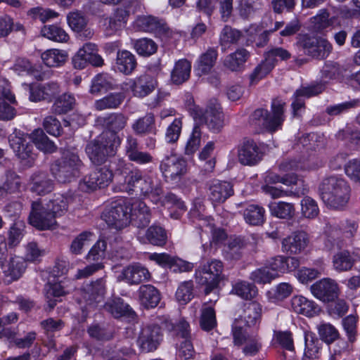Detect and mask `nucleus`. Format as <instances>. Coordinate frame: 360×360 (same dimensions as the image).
Returning <instances> with one entry per match:
<instances>
[{
  "label": "nucleus",
  "mask_w": 360,
  "mask_h": 360,
  "mask_svg": "<svg viewBox=\"0 0 360 360\" xmlns=\"http://www.w3.org/2000/svg\"><path fill=\"white\" fill-rule=\"evenodd\" d=\"M121 192L131 193L139 192L140 195L158 203L162 198L163 188L160 180L154 175L143 174L139 169L131 171L124 184L117 186Z\"/></svg>",
  "instance_id": "obj_1"
},
{
  "label": "nucleus",
  "mask_w": 360,
  "mask_h": 360,
  "mask_svg": "<svg viewBox=\"0 0 360 360\" xmlns=\"http://www.w3.org/2000/svg\"><path fill=\"white\" fill-rule=\"evenodd\" d=\"M319 191L323 202L333 209L342 208L349 199V185L343 179L337 176L324 179L319 186Z\"/></svg>",
  "instance_id": "obj_2"
},
{
  "label": "nucleus",
  "mask_w": 360,
  "mask_h": 360,
  "mask_svg": "<svg viewBox=\"0 0 360 360\" xmlns=\"http://www.w3.org/2000/svg\"><path fill=\"white\" fill-rule=\"evenodd\" d=\"M83 162L75 149H65L60 159L51 166V172L60 183L71 182L80 174Z\"/></svg>",
  "instance_id": "obj_3"
},
{
  "label": "nucleus",
  "mask_w": 360,
  "mask_h": 360,
  "mask_svg": "<svg viewBox=\"0 0 360 360\" xmlns=\"http://www.w3.org/2000/svg\"><path fill=\"white\" fill-rule=\"evenodd\" d=\"M285 106L286 103L281 98L273 99L271 113L263 108L255 110L251 116L252 124L269 131H276L281 128L285 119Z\"/></svg>",
  "instance_id": "obj_4"
},
{
  "label": "nucleus",
  "mask_w": 360,
  "mask_h": 360,
  "mask_svg": "<svg viewBox=\"0 0 360 360\" xmlns=\"http://www.w3.org/2000/svg\"><path fill=\"white\" fill-rule=\"evenodd\" d=\"M223 271L222 262L216 259L207 261L195 270L196 281L198 284L205 286V295H209L216 290L219 283L225 279Z\"/></svg>",
  "instance_id": "obj_5"
},
{
  "label": "nucleus",
  "mask_w": 360,
  "mask_h": 360,
  "mask_svg": "<svg viewBox=\"0 0 360 360\" xmlns=\"http://www.w3.org/2000/svg\"><path fill=\"white\" fill-rule=\"evenodd\" d=\"M113 137L112 140H109L105 134H103L86 145V153L91 162L101 165L105 162L109 157L115 155L117 148L121 144V139L120 136Z\"/></svg>",
  "instance_id": "obj_6"
},
{
  "label": "nucleus",
  "mask_w": 360,
  "mask_h": 360,
  "mask_svg": "<svg viewBox=\"0 0 360 360\" xmlns=\"http://www.w3.org/2000/svg\"><path fill=\"white\" fill-rule=\"evenodd\" d=\"M130 202L124 198H119L110 203L102 214L103 219L109 228L116 231L126 228L130 223Z\"/></svg>",
  "instance_id": "obj_7"
},
{
  "label": "nucleus",
  "mask_w": 360,
  "mask_h": 360,
  "mask_svg": "<svg viewBox=\"0 0 360 360\" xmlns=\"http://www.w3.org/2000/svg\"><path fill=\"white\" fill-rule=\"evenodd\" d=\"M290 53L282 48L274 47L265 53L264 60L254 70L250 75L251 83H256L264 77L275 67L278 60H287L290 58Z\"/></svg>",
  "instance_id": "obj_8"
},
{
  "label": "nucleus",
  "mask_w": 360,
  "mask_h": 360,
  "mask_svg": "<svg viewBox=\"0 0 360 360\" xmlns=\"http://www.w3.org/2000/svg\"><path fill=\"white\" fill-rule=\"evenodd\" d=\"M28 219L30 224L39 230L54 229L58 226L56 218L53 214L39 200L32 202Z\"/></svg>",
  "instance_id": "obj_9"
},
{
  "label": "nucleus",
  "mask_w": 360,
  "mask_h": 360,
  "mask_svg": "<svg viewBox=\"0 0 360 360\" xmlns=\"http://www.w3.org/2000/svg\"><path fill=\"white\" fill-rule=\"evenodd\" d=\"M160 316L157 318L155 323L143 326L139 334L137 344L143 352H152L155 351L162 340V334Z\"/></svg>",
  "instance_id": "obj_10"
},
{
  "label": "nucleus",
  "mask_w": 360,
  "mask_h": 360,
  "mask_svg": "<svg viewBox=\"0 0 360 360\" xmlns=\"http://www.w3.org/2000/svg\"><path fill=\"white\" fill-rule=\"evenodd\" d=\"M159 168L166 181L176 182L186 173L187 164L182 158L172 154L162 159Z\"/></svg>",
  "instance_id": "obj_11"
},
{
  "label": "nucleus",
  "mask_w": 360,
  "mask_h": 360,
  "mask_svg": "<svg viewBox=\"0 0 360 360\" xmlns=\"http://www.w3.org/2000/svg\"><path fill=\"white\" fill-rule=\"evenodd\" d=\"M112 172L103 167L85 176L79 184V188L84 192H91L108 186L112 181Z\"/></svg>",
  "instance_id": "obj_12"
},
{
  "label": "nucleus",
  "mask_w": 360,
  "mask_h": 360,
  "mask_svg": "<svg viewBox=\"0 0 360 360\" xmlns=\"http://www.w3.org/2000/svg\"><path fill=\"white\" fill-rule=\"evenodd\" d=\"M27 136L24 132L15 129L10 134L8 141L16 156L21 160L27 161L25 165L31 166L35 160V154L32 152V145L27 141Z\"/></svg>",
  "instance_id": "obj_13"
},
{
  "label": "nucleus",
  "mask_w": 360,
  "mask_h": 360,
  "mask_svg": "<svg viewBox=\"0 0 360 360\" xmlns=\"http://www.w3.org/2000/svg\"><path fill=\"white\" fill-rule=\"evenodd\" d=\"M105 294V281L99 278L83 286L80 290L79 302L87 306L96 307L103 301Z\"/></svg>",
  "instance_id": "obj_14"
},
{
  "label": "nucleus",
  "mask_w": 360,
  "mask_h": 360,
  "mask_svg": "<svg viewBox=\"0 0 360 360\" xmlns=\"http://www.w3.org/2000/svg\"><path fill=\"white\" fill-rule=\"evenodd\" d=\"M298 45L305 54L316 58L326 57L332 50L330 42L323 38L303 36L300 39Z\"/></svg>",
  "instance_id": "obj_15"
},
{
  "label": "nucleus",
  "mask_w": 360,
  "mask_h": 360,
  "mask_svg": "<svg viewBox=\"0 0 360 360\" xmlns=\"http://www.w3.org/2000/svg\"><path fill=\"white\" fill-rule=\"evenodd\" d=\"M128 117L122 112H111L96 119V123L110 133L109 136L105 134L108 139L112 140L119 136L118 133L123 130L127 124Z\"/></svg>",
  "instance_id": "obj_16"
},
{
  "label": "nucleus",
  "mask_w": 360,
  "mask_h": 360,
  "mask_svg": "<svg viewBox=\"0 0 360 360\" xmlns=\"http://www.w3.org/2000/svg\"><path fill=\"white\" fill-rule=\"evenodd\" d=\"M312 295L323 302H330L338 297L339 288L335 281L331 278H323L316 281L310 287Z\"/></svg>",
  "instance_id": "obj_17"
},
{
  "label": "nucleus",
  "mask_w": 360,
  "mask_h": 360,
  "mask_svg": "<svg viewBox=\"0 0 360 360\" xmlns=\"http://www.w3.org/2000/svg\"><path fill=\"white\" fill-rule=\"evenodd\" d=\"M324 84L318 83L307 86H301L293 94V101L291 104L292 115L297 117L304 109V98H309L321 94L324 90Z\"/></svg>",
  "instance_id": "obj_18"
},
{
  "label": "nucleus",
  "mask_w": 360,
  "mask_h": 360,
  "mask_svg": "<svg viewBox=\"0 0 360 360\" xmlns=\"http://www.w3.org/2000/svg\"><path fill=\"white\" fill-rule=\"evenodd\" d=\"M309 242L308 234L304 231H295L281 241V250L288 255L302 252Z\"/></svg>",
  "instance_id": "obj_19"
},
{
  "label": "nucleus",
  "mask_w": 360,
  "mask_h": 360,
  "mask_svg": "<svg viewBox=\"0 0 360 360\" xmlns=\"http://www.w3.org/2000/svg\"><path fill=\"white\" fill-rule=\"evenodd\" d=\"M124 152L129 160L138 165H147L153 161L150 153L139 149L138 140L132 135H128L126 138Z\"/></svg>",
  "instance_id": "obj_20"
},
{
  "label": "nucleus",
  "mask_w": 360,
  "mask_h": 360,
  "mask_svg": "<svg viewBox=\"0 0 360 360\" xmlns=\"http://www.w3.org/2000/svg\"><path fill=\"white\" fill-rule=\"evenodd\" d=\"M262 153L253 140H244L238 147V158L242 165H255L262 160Z\"/></svg>",
  "instance_id": "obj_21"
},
{
  "label": "nucleus",
  "mask_w": 360,
  "mask_h": 360,
  "mask_svg": "<svg viewBox=\"0 0 360 360\" xmlns=\"http://www.w3.org/2000/svg\"><path fill=\"white\" fill-rule=\"evenodd\" d=\"M136 27L141 31L152 32L162 37L167 36L169 29L162 19L152 15H143L137 18Z\"/></svg>",
  "instance_id": "obj_22"
},
{
  "label": "nucleus",
  "mask_w": 360,
  "mask_h": 360,
  "mask_svg": "<svg viewBox=\"0 0 360 360\" xmlns=\"http://www.w3.org/2000/svg\"><path fill=\"white\" fill-rule=\"evenodd\" d=\"M150 277L149 271L141 264L136 263L124 268L117 279L129 285H138L148 281Z\"/></svg>",
  "instance_id": "obj_23"
},
{
  "label": "nucleus",
  "mask_w": 360,
  "mask_h": 360,
  "mask_svg": "<svg viewBox=\"0 0 360 360\" xmlns=\"http://www.w3.org/2000/svg\"><path fill=\"white\" fill-rule=\"evenodd\" d=\"M103 309L115 319L127 317L134 319L136 316L134 309L120 297L109 298L103 304Z\"/></svg>",
  "instance_id": "obj_24"
},
{
  "label": "nucleus",
  "mask_w": 360,
  "mask_h": 360,
  "mask_svg": "<svg viewBox=\"0 0 360 360\" xmlns=\"http://www.w3.org/2000/svg\"><path fill=\"white\" fill-rule=\"evenodd\" d=\"M200 120L214 131H219L224 126V115L220 105L214 102L209 103L202 112Z\"/></svg>",
  "instance_id": "obj_25"
},
{
  "label": "nucleus",
  "mask_w": 360,
  "mask_h": 360,
  "mask_svg": "<svg viewBox=\"0 0 360 360\" xmlns=\"http://www.w3.org/2000/svg\"><path fill=\"white\" fill-rule=\"evenodd\" d=\"M129 84L134 96L143 98L155 89L158 82L152 75L144 74L131 79Z\"/></svg>",
  "instance_id": "obj_26"
},
{
  "label": "nucleus",
  "mask_w": 360,
  "mask_h": 360,
  "mask_svg": "<svg viewBox=\"0 0 360 360\" xmlns=\"http://www.w3.org/2000/svg\"><path fill=\"white\" fill-rule=\"evenodd\" d=\"M207 195L212 202H223L233 194L232 185L227 181L213 179L207 183Z\"/></svg>",
  "instance_id": "obj_27"
},
{
  "label": "nucleus",
  "mask_w": 360,
  "mask_h": 360,
  "mask_svg": "<svg viewBox=\"0 0 360 360\" xmlns=\"http://www.w3.org/2000/svg\"><path fill=\"white\" fill-rule=\"evenodd\" d=\"M59 92V85L56 82L32 84L30 86V99L35 102L42 100L51 101Z\"/></svg>",
  "instance_id": "obj_28"
},
{
  "label": "nucleus",
  "mask_w": 360,
  "mask_h": 360,
  "mask_svg": "<svg viewBox=\"0 0 360 360\" xmlns=\"http://www.w3.org/2000/svg\"><path fill=\"white\" fill-rule=\"evenodd\" d=\"M262 310V305L257 302L245 303L243 304L238 317L234 321H238L244 326H253L259 320Z\"/></svg>",
  "instance_id": "obj_29"
},
{
  "label": "nucleus",
  "mask_w": 360,
  "mask_h": 360,
  "mask_svg": "<svg viewBox=\"0 0 360 360\" xmlns=\"http://www.w3.org/2000/svg\"><path fill=\"white\" fill-rule=\"evenodd\" d=\"M130 221L138 228L146 227L150 221V212L146 204L141 200L130 202Z\"/></svg>",
  "instance_id": "obj_30"
},
{
  "label": "nucleus",
  "mask_w": 360,
  "mask_h": 360,
  "mask_svg": "<svg viewBox=\"0 0 360 360\" xmlns=\"http://www.w3.org/2000/svg\"><path fill=\"white\" fill-rule=\"evenodd\" d=\"M137 293L140 304L147 309L156 307L161 300L159 290L150 284L141 285Z\"/></svg>",
  "instance_id": "obj_31"
},
{
  "label": "nucleus",
  "mask_w": 360,
  "mask_h": 360,
  "mask_svg": "<svg viewBox=\"0 0 360 360\" xmlns=\"http://www.w3.org/2000/svg\"><path fill=\"white\" fill-rule=\"evenodd\" d=\"M360 260V255L344 250L338 252L333 257V266L339 272L347 271Z\"/></svg>",
  "instance_id": "obj_32"
},
{
  "label": "nucleus",
  "mask_w": 360,
  "mask_h": 360,
  "mask_svg": "<svg viewBox=\"0 0 360 360\" xmlns=\"http://www.w3.org/2000/svg\"><path fill=\"white\" fill-rule=\"evenodd\" d=\"M292 309L297 314H300L308 317H312L318 314L320 309L312 300L302 295L293 296L291 299Z\"/></svg>",
  "instance_id": "obj_33"
},
{
  "label": "nucleus",
  "mask_w": 360,
  "mask_h": 360,
  "mask_svg": "<svg viewBox=\"0 0 360 360\" xmlns=\"http://www.w3.org/2000/svg\"><path fill=\"white\" fill-rule=\"evenodd\" d=\"M65 282L48 283L44 288L45 297L48 305L51 309H53L57 303V298L69 293L70 289H68Z\"/></svg>",
  "instance_id": "obj_34"
},
{
  "label": "nucleus",
  "mask_w": 360,
  "mask_h": 360,
  "mask_svg": "<svg viewBox=\"0 0 360 360\" xmlns=\"http://www.w3.org/2000/svg\"><path fill=\"white\" fill-rule=\"evenodd\" d=\"M160 322L161 327L167 330H175L176 335L183 340L191 338V331L189 323L184 319H181L176 324L172 323L167 316H160Z\"/></svg>",
  "instance_id": "obj_35"
},
{
  "label": "nucleus",
  "mask_w": 360,
  "mask_h": 360,
  "mask_svg": "<svg viewBox=\"0 0 360 360\" xmlns=\"http://www.w3.org/2000/svg\"><path fill=\"white\" fill-rule=\"evenodd\" d=\"M137 63L136 57L130 51L123 50L117 53L115 67L124 75H130L135 70Z\"/></svg>",
  "instance_id": "obj_36"
},
{
  "label": "nucleus",
  "mask_w": 360,
  "mask_h": 360,
  "mask_svg": "<svg viewBox=\"0 0 360 360\" xmlns=\"http://www.w3.org/2000/svg\"><path fill=\"white\" fill-rule=\"evenodd\" d=\"M128 15L126 10L118 8L110 17L105 18L104 25L108 34H112L122 29L127 23Z\"/></svg>",
  "instance_id": "obj_37"
},
{
  "label": "nucleus",
  "mask_w": 360,
  "mask_h": 360,
  "mask_svg": "<svg viewBox=\"0 0 360 360\" xmlns=\"http://www.w3.org/2000/svg\"><path fill=\"white\" fill-rule=\"evenodd\" d=\"M191 64L186 59H180L174 64L171 72V80L175 84H181L187 81L191 75Z\"/></svg>",
  "instance_id": "obj_38"
},
{
  "label": "nucleus",
  "mask_w": 360,
  "mask_h": 360,
  "mask_svg": "<svg viewBox=\"0 0 360 360\" xmlns=\"http://www.w3.org/2000/svg\"><path fill=\"white\" fill-rule=\"evenodd\" d=\"M71 202L72 198L70 196L55 194L46 205L55 217L58 218L65 214L68 210V205Z\"/></svg>",
  "instance_id": "obj_39"
},
{
  "label": "nucleus",
  "mask_w": 360,
  "mask_h": 360,
  "mask_svg": "<svg viewBox=\"0 0 360 360\" xmlns=\"http://www.w3.org/2000/svg\"><path fill=\"white\" fill-rule=\"evenodd\" d=\"M29 139L32 140L36 147L44 153H53L56 146L45 134L41 129H37L30 134Z\"/></svg>",
  "instance_id": "obj_40"
},
{
  "label": "nucleus",
  "mask_w": 360,
  "mask_h": 360,
  "mask_svg": "<svg viewBox=\"0 0 360 360\" xmlns=\"http://www.w3.org/2000/svg\"><path fill=\"white\" fill-rule=\"evenodd\" d=\"M44 64L48 67H60L68 59V53L65 51L51 49L42 53L41 56Z\"/></svg>",
  "instance_id": "obj_41"
},
{
  "label": "nucleus",
  "mask_w": 360,
  "mask_h": 360,
  "mask_svg": "<svg viewBox=\"0 0 360 360\" xmlns=\"http://www.w3.org/2000/svg\"><path fill=\"white\" fill-rule=\"evenodd\" d=\"M53 189V182L45 173L34 174L32 177L31 190L38 195H45Z\"/></svg>",
  "instance_id": "obj_42"
},
{
  "label": "nucleus",
  "mask_w": 360,
  "mask_h": 360,
  "mask_svg": "<svg viewBox=\"0 0 360 360\" xmlns=\"http://www.w3.org/2000/svg\"><path fill=\"white\" fill-rule=\"evenodd\" d=\"M243 217L250 225L259 226L264 221L265 210L258 205H248L243 210Z\"/></svg>",
  "instance_id": "obj_43"
},
{
  "label": "nucleus",
  "mask_w": 360,
  "mask_h": 360,
  "mask_svg": "<svg viewBox=\"0 0 360 360\" xmlns=\"http://www.w3.org/2000/svg\"><path fill=\"white\" fill-rule=\"evenodd\" d=\"M124 95L122 93H111L101 99L96 100L94 103V108L98 111L117 108L124 101Z\"/></svg>",
  "instance_id": "obj_44"
},
{
  "label": "nucleus",
  "mask_w": 360,
  "mask_h": 360,
  "mask_svg": "<svg viewBox=\"0 0 360 360\" xmlns=\"http://www.w3.org/2000/svg\"><path fill=\"white\" fill-rule=\"evenodd\" d=\"M231 292L243 300H252L258 292L257 287L245 281H238L233 285Z\"/></svg>",
  "instance_id": "obj_45"
},
{
  "label": "nucleus",
  "mask_w": 360,
  "mask_h": 360,
  "mask_svg": "<svg viewBox=\"0 0 360 360\" xmlns=\"http://www.w3.org/2000/svg\"><path fill=\"white\" fill-rule=\"evenodd\" d=\"M76 104V100L73 95L63 94L54 101L51 110L58 115L65 114L72 110Z\"/></svg>",
  "instance_id": "obj_46"
},
{
  "label": "nucleus",
  "mask_w": 360,
  "mask_h": 360,
  "mask_svg": "<svg viewBox=\"0 0 360 360\" xmlns=\"http://www.w3.org/2000/svg\"><path fill=\"white\" fill-rule=\"evenodd\" d=\"M131 128L136 134L141 136L153 132L155 130V118L148 113L134 121Z\"/></svg>",
  "instance_id": "obj_47"
},
{
  "label": "nucleus",
  "mask_w": 360,
  "mask_h": 360,
  "mask_svg": "<svg viewBox=\"0 0 360 360\" xmlns=\"http://www.w3.org/2000/svg\"><path fill=\"white\" fill-rule=\"evenodd\" d=\"M248 56L249 53L245 49H238L236 52L226 56L224 65L231 71H238L247 60Z\"/></svg>",
  "instance_id": "obj_48"
},
{
  "label": "nucleus",
  "mask_w": 360,
  "mask_h": 360,
  "mask_svg": "<svg viewBox=\"0 0 360 360\" xmlns=\"http://www.w3.org/2000/svg\"><path fill=\"white\" fill-rule=\"evenodd\" d=\"M217 56V51L215 49L210 48L207 49L205 53L200 56L198 60L197 70L200 74L208 73L214 66Z\"/></svg>",
  "instance_id": "obj_49"
},
{
  "label": "nucleus",
  "mask_w": 360,
  "mask_h": 360,
  "mask_svg": "<svg viewBox=\"0 0 360 360\" xmlns=\"http://www.w3.org/2000/svg\"><path fill=\"white\" fill-rule=\"evenodd\" d=\"M265 185H271L276 183H281L285 186L297 185L302 181L298 176L293 173H288L284 176H280L277 174L269 172L266 174L264 178Z\"/></svg>",
  "instance_id": "obj_50"
},
{
  "label": "nucleus",
  "mask_w": 360,
  "mask_h": 360,
  "mask_svg": "<svg viewBox=\"0 0 360 360\" xmlns=\"http://www.w3.org/2000/svg\"><path fill=\"white\" fill-rule=\"evenodd\" d=\"M270 212L280 219H290L293 217L295 208L292 204L285 202H274L269 205Z\"/></svg>",
  "instance_id": "obj_51"
},
{
  "label": "nucleus",
  "mask_w": 360,
  "mask_h": 360,
  "mask_svg": "<svg viewBox=\"0 0 360 360\" xmlns=\"http://www.w3.org/2000/svg\"><path fill=\"white\" fill-rule=\"evenodd\" d=\"M200 325L205 331H210L217 326L215 311L211 306H207V303L204 304L201 309Z\"/></svg>",
  "instance_id": "obj_52"
},
{
  "label": "nucleus",
  "mask_w": 360,
  "mask_h": 360,
  "mask_svg": "<svg viewBox=\"0 0 360 360\" xmlns=\"http://www.w3.org/2000/svg\"><path fill=\"white\" fill-rule=\"evenodd\" d=\"M41 33L42 36L57 42H66L69 39L68 34L63 29L54 25L44 26Z\"/></svg>",
  "instance_id": "obj_53"
},
{
  "label": "nucleus",
  "mask_w": 360,
  "mask_h": 360,
  "mask_svg": "<svg viewBox=\"0 0 360 360\" xmlns=\"http://www.w3.org/2000/svg\"><path fill=\"white\" fill-rule=\"evenodd\" d=\"M24 223L20 221L11 226L7 233V242H6L9 247L13 248L20 243L24 236Z\"/></svg>",
  "instance_id": "obj_54"
},
{
  "label": "nucleus",
  "mask_w": 360,
  "mask_h": 360,
  "mask_svg": "<svg viewBox=\"0 0 360 360\" xmlns=\"http://www.w3.org/2000/svg\"><path fill=\"white\" fill-rule=\"evenodd\" d=\"M25 268V261L22 257L15 256L11 257L6 273L13 280H18L24 273Z\"/></svg>",
  "instance_id": "obj_55"
},
{
  "label": "nucleus",
  "mask_w": 360,
  "mask_h": 360,
  "mask_svg": "<svg viewBox=\"0 0 360 360\" xmlns=\"http://www.w3.org/2000/svg\"><path fill=\"white\" fill-rule=\"evenodd\" d=\"M293 288L288 283H281L266 293L269 300L273 302L281 301L292 292Z\"/></svg>",
  "instance_id": "obj_56"
},
{
  "label": "nucleus",
  "mask_w": 360,
  "mask_h": 360,
  "mask_svg": "<svg viewBox=\"0 0 360 360\" xmlns=\"http://www.w3.org/2000/svg\"><path fill=\"white\" fill-rule=\"evenodd\" d=\"M112 86V79L107 74H98L94 77L91 82L90 92L98 94L105 91Z\"/></svg>",
  "instance_id": "obj_57"
},
{
  "label": "nucleus",
  "mask_w": 360,
  "mask_h": 360,
  "mask_svg": "<svg viewBox=\"0 0 360 360\" xmlns=\"http://www.w3.org/2000/svg\"><path fill=\"white\" fill-rule=\"evenodd\" d=\"M240 37L241 33L240 31L226 25L221 32L219 42L225 50L229 45L237 43Z\"/></svg>",
  "instance_id": "obj_58"
},
{
  "label": "nucleus",
  "mask_w": 360,
  "mask_h": 360,
  "mask_svg": "<svg viewBox=\"0 0 360 360\" xmlns=\"http://www.w3.org/2000/svg\"><path fill=\"white\" fill-rule=\"evenodd\" d=\"M147 240L154 245L162 246L167 240V234L163 228L159 226H151L146 231Z\"/></svg>",
  "instance_id": "obj_59"
},
{
  "label": "nucleus",
  "mask_w": 360,
  "mask_h": 360,
  "mask_svg": "<svg viewBox=\"0 0 360 360\" xmlns=\"http://www.w3.org/2000/svg\"><path fill=\"white\" fill-rule=\"evenodd\" d=\"M94 233L91 231H83L79 233L71 243L70 251L73 255L82 254L84 246L88 245L92 240Z\"/></svg>",
  "instance_id": "obj_60"
},
{
  "label": "nucleus",
  "mask_w": 360,
  "mask_h": 360,
  "mask_svg": "<svg viewBox=\"0 0 360 360\" xmlns=\"http://www.w3.org/2000/svg\"><path fill=\"white\" fill-rule=\"evenodd\" d=\"M317 329L321 340L327 344H331L339 337L338 330L330 323H322Z\"/></svg>",
  "instance_id": "obj_61"
},
{
  "label": "nucleus",
  "mask_w": 360,
  "mask_h": 360,
  "mask_svg": "<svg viewBox=\"0 0 360 360\" xmlns=\"http://www.w3.org/2000/svg\"><path fill=\"white\" fill-rule=\"evenodd\" d=\"M134 47L138 54L143 56H149L157 51V44L154 41L148 38H142L136 40Z\"/></svg>",
  "instance_id": "obj_62"
},
{
  "label": "nucleus",
  "mask_w": 360,
  "mask_h": 360,
  "mask_svg": "<svg viewBox=\"0 0 360 360\" xmlns=\"http://www.w3.org/2000/svg\"><path fill=\"white\" fill-rule=\"evenodd\" d=\"M193 297V283L191 281L180 284L176 292V298L181 304L190 302Z\"/></svg>",
  "instance_id": "obj_63"
},
{
  "label": "nucleus",
  "mask_w": 360,
  "mask_h": 360,
  "mask_svg": "<svg viewBox=\"0 0 360 360\" xmlns=\"http://www.w3.org/2000/svg\"><path fill=\"white\" fill-rule=\"evenodd\" d=\"M201 143V131L198 126H195L186 142L185 146V154L191 155L199 148Z\"/></svg>",
  "instance_id": "obj_64"
}]
</instances>
